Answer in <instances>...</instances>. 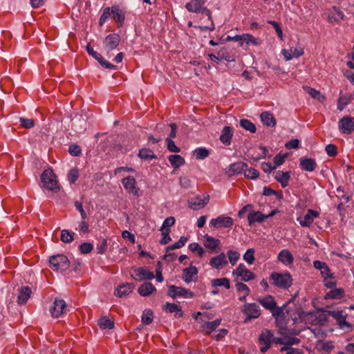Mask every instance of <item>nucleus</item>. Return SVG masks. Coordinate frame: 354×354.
<instances>
[{"instance_id":"nucleus-1","label":"nucleus","mask_w":354,"mask_h":354,"mask_svg":"<svg viewBox=\"0 0 354 354\" xmlns=\"http://www.w3.org/2000/svg\"><path fill=\"white\" fill-rule=\"evenodd\" d=\"M269 279L273 286L280 289H288L292 283V277L288 272L284 273L273 272L271 273Z\"/></svg>"},{"instance_id":"nucleus-2","label":"nucleus","mask_w":354,"mask_h":354,"mask_svg":"<svg viewBox=\"0 0 354 354\" xmlns=\"http://www.w3.org/2000/svg\"><path fill=\"white\" fill-rule=\"evenodd\" d=\"M41 180L43 186L52 192H57L59 190L56 176L52 169H46L41 175Z\"/></svg>"},{"instance_id":"nucleus-3","label":"nucleus","mask_w":354,"mask_h":354,"mask_svg":"<svg viewBox=\"0 0 354 354\" xmlns=\"http://www.w3.org/2000/svg\"><path fill=\"white\" fill-rule=\"evenodd\" d=\"M50 267L56 271L63 272L70 267V261L64 254H57L50 257Z\"/></svg>"},{"instance_id":"nucleus-4","label":"nucleus","mask_w":354,"mask_h":354,"mask_svg":"<svg viewBox=\"0 0 354 354\" xmlns=\"http://www.w3.org/2000/svg\"><path fill=\"white\" fill-rule=\"evenodd\" d=\"M242 312L247 315L244 322H248L252 319H257L261 315V309L255 303H248L243 306Z\"/></svg>"},{"instance_id":"nucleus-5","label":"nucleus","mask_w":354,"mask_h":354,"mask_svg":"<svg viewBox=\"0 0 354 354\" xmlns=\"http://www.w3.org/2000/svg\"><path fill=\"white\" fill-rule=\"evenodd\" d=\"M120 41L118 34L112 33L107 35L103 41V49L109 54L112 50L117 48Z\"/></svg>"},{"instance_id":"nucleus-6","label":"nucleus","mask_w":354,"mask_h":354,"mask_svg":"<svg viewBox=\"0 0 354 354\" xmlns=\"http://www.w3.org/2000/svg\"><path fill=\"white\" fill-rule=\"evenodd\" d=\"M232 274L236 277H241L242 281H248L255 278V274L246 268L244 264L240 263L238 267L233 270Z\"/></svg>"},{"instance_id":"nucleus-7","label":"nucleus","mask_w":354,"mask_h":354,"mask_svg":"<svg viewBox=\"0 0 354 354\" xmlns=\"http://www.w3.org/2000/svg\"><path fill=\"white\" fill-rule=\"evenodd\" d=\"M339 129L342 133L351 134L354 131V118L344 116L339 120Z\"/></svg>"},{"instance_id":"nucleus-8","label":"nucleus","mask_w":354,"mask_h":354,"mask_svg":"<svg viewBox=\"0 0 354 354\" xmlns=\"http://www.w3.org/2000/svg\"><path fill=\"white\" fill-rule=\"evenodd\" d=\"M66 310V304L64 300L55 298L53 305L50 308L51 316L54 318H58L64 314Z\"/></svg>"},{"instance_id":"nucleus-9","label":"nucleus","mask_w":354,"mask_h":354,"mask_svg":"<svg viewBox=\"0 0 354 354\" xmlns=\"http://www.w3.org/2000/svg\"><path fill=\"white\" fill-rule=\"evenodd\" d=\"M328 310H324L322 308L317 309L316 313H308L311 317L314 318L311 321L313 325H324L328 320V316L329 315L327 313Z\"/></svg>"},{"instance_id":"nucleus-10","label":"nucleus","mask_w":354,"mask_h":354,"mask_svg":"<svg viewBox=\"0 0 354 354\" xmlns=\"http://www.w3.org/2000/svg\"><path fill=\"white\" fill-rule=\"evenodd\" d=\"M210 224L216 228L231 227L234 224L233 219L230 216L221 215L210 221Z\"/></svg>"},{"instance_id":"nucleus-11","label":"nucleus","mask_w":354,"mask_h":354,"mask_svg":"<svg viewBox=\"0 0 354 354\" xmlns=\"http://www.w3.org/2000/svg\"><path fill=\"white\" fill-rule=\"evenodd\" d=\"M248 165L243 162H236L233 164H231L228 168L226 169L225 174L231 177L234 175L241 174L242 173H245V171L247 170Z\"/></svg>"},{"instance_id":"nucleus-12","label":"nucleus","mask_w":354,"mask_h":354,"mask_svg":"<svg viewBox=\"0 0 354 354\" xmlns=\"http://www.w3.org/2000/svg\"><path fill=\"white\" fill-rule=\"evenodd\" d=\"M228 264L226 255L224 252L220 253L218 255L211 258L209 265L215 269L221 270Z\"/></svg>"},{"instance_id":"nucleus-13","label":"nucleus","mask_w":354,"mask_h":354,"mask_svg":"<svg viewBox=\"0 0 354 354\" xmlns=\"http://www.w3.org/2000/svg\"><path fill=\"white\" fill-rule=\"evenodd\" d=\"M132 277L136 281H142L145 279L151 280L154 278V275L152 272H150L144 268H138L133 269Z\"/></svg>"},{"instance_id":"nucleus-14","label":"nucleus","mask_w":354,"mask_h":354,"mask_svg":"<svg viewBox=\"0 0 354 354\" xmlns=\"http://www.w3.org/2000/svg\"><path fill=\"white\" fill-rule=\"evenodd\" d=\"M122 185L125 189L134 196H138L139 188L136 186V179L133 176H127L122 179Z\"/></svg>"},{"instance_id":"nucleus-15","label":"nucleus","mask_w":354,"mask_h":354,"mask_svg":"<svg viewBox=\"0 0 354 354\" xmlns=\"http://www.w3.org/2000/svg\"><path fill=\"white\" fill-rule=\"evenodd\" d=\"M313 266L317 270H319L321 271V274L324 281H326L327 279L334 278V274L330 272L329 267L325 262L316 260L313 262Z\"/></svg>"},{"instance_id":"nucleus-16","label":"nucleus","mask_w":354,"mask_h":354,"mask_svg":"<svg viewBox=\"0 0 354 354\" xmlns=\"http://www.w3.org/2000/svg\"><path fill=\"white\" fill-rule=\"evenodd\" d=\"M328 314L335 318L339 326L343 328L344 327L351 328V325L346 321V315L344 314L343 310H328Z\"/></svg>"},{"instance_id":"nucleus-17","label":"nucleus","mask_w":354,"mask_h":354,"mask_svg":"<svg viewBox=\"0 0 354 354\" xmlns=\"http://www.w3.org/2000/svg\"><path fill=\"white\" fill-rule=\"evenodd\" d=\"M257 301L266 310L270 311L274 310L277 302L272 295H268L264 297L258 298Z\"/></svg>"},{"instance_id":"nucleus-18","label":"nucleus","mask_w":354,"mask_h":354,"mask_svg":"<svg viewBox=\"0 0 354 354\" xmlns=\"http://www.w3.org/2000/svg\"><path fill=\"white\" fill-rule=\"evenodd\" d=\"M198 270L195 266H190L183 270L182 279L186 283H189L197 278Z\"/></svg>"},{"instance_id":"nucleus-19","label":"nucleus","mask_w":354,"mask_h":354,"mask_svg":"<svg viewBox=\"0 0 354 354\" xmlns=\"http://www.w3.org/2000/svg\"><path fill=\"white\" fill-rule=\"evenodd\" d=\"M319 216L318 212L309 209L304 218H298L299 224L303 227H309L313 219Z\"/></svg>"},{"instance_id":"nucleus-20","label":"nucleus","mask_w":354,"mask_h":354,"mask_svg":"<svg viewBox=\"0 0 354 354\" xmlns=\"http://www.w3.org/2000/svg\"><path fill=\"white\" fill-rule=\"evenodd\" d=\"M299 166L304 171H313L317 167V162L313 158L303 157L299 159Z\"/></svg>"},{"instance_id":"nucleus-21","label":"nucleus","mask_w":354,"mask_h":354,"mask_svg":"<svg viewBox=\"0 0 354 354\" xmlns=\"http://www.w3.org/2000/svg\"><path fill=\"white\" fill-rule=\"evenodd\" d=\"M32 294V290L28 286H22L19 290L17 302L19 304H24L27 302Z\"/></svg>"},{"instance_id":"nucleus-22","label":"nucleus","mask_w":354,"mask_h":354,"mask_svg":"<svg viewBox=\"0 0 354 354\" xmlns=\"http://www.w3.org/2000/svg\"><path fill=\"white\" fill-rule=\"evenodd\" d=\"M232 136L233 131L232 127L229 126H225L221 131L220 140L223 144L225 145H230Z\"/></svg>"},{"instance_id":"nucleus-23","label":"nucleus","mask_w":354,"mask_h":354,"mask_svg":"<svg viewBox=\"0 0 354 354\" xmlns=\"http://www.w3.org/2000/svg\"><path fill=\"white\" fill-rule=\"evenodd\" d=\"M72 125L75 131L82 133L86 129V119L82 116H76L72 120Z\"/></svg>"},{"instance_id":"nucleus-24","label":"nucleus","mask_w":354,"mask_h":354,"mask_svg":"<svg viewBox=\"0 0 354 354\" xmlns=\"http://www.w3.org/2000/svg\"><path fill=\"white\" fill-rule=\"evenodd\" d=\"M277 322V325L279 326V333L282 335H297L300 333V330L296 328H288L286 324H284L280 319H278Z\"/></svg>"},{"instance_id":"nucleus-25","label":"nucleus","mask_w":354,"mask_h":354,"mask_svg":"<svg viewBox=\"0 0 354 354\" xmlns=\"http://www.w3.org/2000/svg\"><path fill=\"white\" fill-rule=\"evenodd\" d=\"M86 50H87L88 53L90 55H91L93 58H95L96 60H97L99 64L100 65H102V66H114L113 64L105 61L104 59L103 58V57L100 53L95 51L93 50V48L91 46L90 44L87 45Z\"/></svg>"},{"instance_id":"nucleus-26","label":"nucleus","mask_w":354,"mask_h":354,"mask_svg":"<svg viewBox=\"0 0 354 354\" xmlns=\"http://www.w3.org/2000/svg\"><path fill=\"white\" fill-rule=\"evenodd\" d=\"M134 288L135 285L133 283H127L119 286L116 289L115 294L119 297H123L131 292Z\"/></svg>"},{"instance_id":"nucleus-27","label":"nucleus","mask_w":354,"mask_h":354,"mask_svg":"<svg viewBox=\"0 0 354 354\" xmlns=\"http://www.w3.org/2000/svg\"><path fill=\"white\" fill-rule=\"evenodd\" d=\"M287 303L281 307H278L276 305L274 310L270 311L272 313V315L276 319V322H278L279 319L285 318L286 314L289 315V310L287 309Z\"/></svg>"},{"instance_id":"nucleus-28","label":"nucleus","mask_w":354,"mask_h":354,"mask_svg":"<svg viewBox=\"0 0 354 354\" xmlns=\"http://www.w3.org/2000/svg\"><path fill=\"white\" fill-rule=\"evenodd\" d=\"M290 178V171H278L276 173L275 180L279 182L282 187H286Z\"/></svg>"},{"instance_id":"nucleus-29","label":"nucleus","mask_w":354,"mask_h":354,"mask_svg":"<svg viewBox=\"0 0 354 354\" xmlns=\"http://www.w3.org/2000/svg\"><path fill=\"white\" fill-rule=\"evenodd\" d=\"M344 13L336 7H333L328 13V19L331 23L339 22L344 19Z\"/></svg>"},{"instance_id":"nucleus-30","label":"nucleus","mask_w":354,"mask_h":354,"mask_svg":"<svg viewBox=\"0 0 354 354\" xmlns=\"http://www.w3.org/2000/svg\"><path fill=\"white\" fill-rule=\"evenodd\" d=\"M156 291V288L151 282H145L138 288L139 294L143 297L149 296Z\"/></svg>"},{"instance_id":"nucleus-31","label":"nucleus","mask_w":354,"mask_h":354,"mask_svg":"<svg viewBox=\"0 0 354 354\" xmlns=\"http://www.w3.org/2000/svg\"><path fill=\"white\" fill-rule=\"evenodd\" d=\"M203 1L192 0V2L186 3L185 8L189 12L199 13L202 12V9L203 8Z\"/></svg>"},{"instance_id":"nucleus-32","label":"nucleus","mask_w":354,"mask_h":354,"mask_svg":"<svg viewBox=\"0 0 354 354\" xmlns=\"http://www.w3.org/2000/svg\"><path fill=\"white\" fill-rule=\"evenodd\" d=\"M266 218H268V216H266L265 214H263L259 211L252 212L248 215V220L250 225H252L255 222H263Z\"/></svg>"},{"instance_id":"nucleus-33","label":"nucleus","mask_w":354,"mask_h":354,"mask_svg":"<svg viewBox=\"0 0 354 354\" xmlns=\"http://www.w3.org/2000/svg\"><path fill=\"white\" fill-rule=\"evenodd\" d=\"M278 260L285 265H290L293 263L294 258L288 250H283L278 254Z\"/></svg>"},{"instance_id":"nucleus-34","label":"nucleus","mask_w":354,"mask_h":354,"mask_svg":"<svg viewBox=\"0 0 354 354\" xmlns=\"http://www.w3.org/2000/svg\"><path fill=\"white\" fill-rule=\"evenodd\" d=\"M163 309L171 313H175V317H180L183 315L181 307L174 303H166L163 306Z\"/></svg>"},{"instance_id":"nucleus-35","label":"nucleus","mask_w":354,"mask_h":354,"mask_svg":"<svg viewBox=\"0 0 354 354\" xmlns=\"http://www.w3.org/2000/svg\"><path fill=\"white\" fill-rule=\"evenodd\" d=\"M209 201V196H205L203 198L196 197L189 203V207L193 209H198L203 207Z\"/></svg>"},{"instance_id":"nucleus-36","label":"nucleus","mask_w":354,"mask_h":354,"mask_svg":"<svg viewBox=\"0 0 354 354\" xmlns=\"http://www.w3.org/2000/svg\"><path fill=\"white\" fill-rule=\"evenodd\" d=\"M344 296V290L342 288H334L327 292L324 296V299H339Z\"/></svg>"},{"instance_id":"nucleus-37","label":"nucleus","mask_w":354,"mask_h":354,"mask_svg":"<svg viewBox=\"0 0 354 354\" xmlns=\"http://www.w3.org/2000/svg\"><path fill=\"white\" fill-rule=\"evenodd\" d=\"M261 120L263 124L268 127H274L276 124V120L273 115L269 112L265 111L261 114Z\"/></svg>"},{"instance_id":"nucleus-38","label":"nucleus","mask_w":354,"mask_h":354,"mask_svg":"<svg viewBox=\"0 0 354 354\" xmlns=\"http://www.w3.org/2000/svg\"><path fill=\"white\" fill-rule=\"evenodd\" d=\"M272 337L273 333L271 330L263 329L259 337V344H267L271 345Z\"/></svg>"},{"instance_id":"nucleus-39","label":"nucleus","mask_w":354,"mask_h":354,"mask_svg":"<svg viewBox=\"0 0 354 354\" xmlns=\"http://www.w3.org/2000/svg\"><path fill=\"white\" fill-rule=\"evenodd\" d=\"M168 160L174 169L179 168L185 164V159L180 155H170Z\"/></svg>"},{"instance_id":"nucleus-40","label":"nucleus","mask_w":354,"mask_h":354,"mask_svg":"<svg viewBox=\"0 0 354 354\" xmlns=\"http://www.w3.org/2000/svg\"><path fill=\"white\" fill-rule=\"evenodd\" d=\"M205 241L204 245L212 250H215L220 244V240L214 238L208 234H205L204 236Z\"/></svg>"},{"instance_id":"nucleus-41","label":"nucleus","mask_w":354,"mask_h":354,"mask_svg":"<svg viewBox=\"0 0 354 354\" xmlns=\"http://www.w3.org/2000/svg\"><path fill=\"white\" fill-rule=\"evenodd\" d=\"M111 13L114 20L122 26L124 21V12L119 8L113 6L111 8Z\"/></svg>"},{"instance_id":"nucleus-42","label":"nucleus","mask_w":354,"mask_h":354,"mask_svg":"<svg viewBox=\"0 0 354 354\" xmlns=\"http://www.w3.org/2000/svg\"><path fill=\"white\" fill-rule=\"evenodd\" d=\"M342 91L339 93L340 97L337 101V109L339 111H342L346 105H348L352 100L353 97L351 95H342Z\"/></svg>"},{"instance_id":"nucleus-43","label":"nucleus","mask_w":354,"mask_h":354,"mask_svg":"<svg viewBox=\"0 0 354 354\" xmlns=\"http://www.w3.org/2000/svg\"><path fill=\"white\" fill-rule=\"evenodd\" d=\"M98 325L102 329H112L114 328V322L104 316L98 319Z\"/></svg>"},{"instance_id":"nucleus-44","label":"nucleus","mask_w":354,"mask_h":354,"mask_svg":"<svg viewBox=\"0 0 354 354\" xmlns=\"http://www.w3.org/2000/svg\"><path fill=\"white\" fill-rule=\"evenodd\" d=\"M211 284L214 288H217L218 286H223L226 289L230 288V280L225 277L214 279L211 281Z\"/></svg>"},{"instance_id":"nucleus-45","label":"nucleus","mask_w":354,"mask_h":354,"mask_svg":"<svg viewBox=\"0 0 354 354\" xmlns=\"http://www.w3.org/2000/svg\"><path fill=\"white\" fill-rule=\"evenodd\" d=\"M221 319H217L213 322H206L202 328L206 330V334H210L221 324Z\"/></svg>"},{"instance_id":"nucleus-46","label":"nucleus","mask_w":354,"mask_h":354,"mask_svg":"<svg viewBox=\"0 0 354 354\" xmlns=\"http://www.w3.org/2000/svg\"><path fill=\"white\" fill-rule=\"evenodd\" d=\"M138 156L143 160H151L156 158L153 151L149 149L143 148L139 151Z\"/></svg>"},{"instance_id":"nucleus-47","label":"nucleus","mask_w":354,"mask_h":354,"mask_svg":"<svg viewBox=\"0 0 354 354\" xmlns=\"http://www.w3.org/2000/svg\"><path fill=\"white\" fill-rule=\"evenodd\" d=\"M153 319V311L150 309H145L141 317L142 323L145 325L150 324Z\"/></svg>"},{"instance_id":"nucleus-48","label":"nucleus","mask_w":354,"mask_h":354,"mask_svg":"<svg viewBox=\"0 0 354 354\" xmlns=\"http://www.w3.org/2000/svg\"><path fill=\"white\" fill-rule=\"evenodd\" d=\"M240 126L244 129L249 131L252 133H255L257 131V128L254 124L247 119H241L240 120Z\"/></svg>"},{"instance_id":"nucleus-49","label":"nucleus","mask_w":354,"mask_h":354,"mask_svg":"<svg viewBox=\"0 0 354 354\" xmlns=\"http://www.w3.org/2000/svg\"><path fill=\"white\" fill-rule=\"evenodd\" d=\"M75 233L68 230H62L61 232L60 239L64 243H71L74 240Z\"/></svg>"},{"instance_id":"nucleus-50","label":"nucleus","mask_w":354,"mask_h":354,"mask_svg":"<svg viewBox=\"0 0 354 354\" xmlns=\"http://www.w3.org/2000/svg\"><path fill=\"white\" fill-rule=\"evenodd\" d=\"M243 42H245L247 44H252L254 45H258V40L257 38L254 37L252 35L250 34H243L241 35L240 39V46H243Z\"/></svg>"},{"instance_id":"nucleus-51","label":"nucleus","mask_w":354,"mask_h":354,"mask_svg":"<svg viewBox=\"0 0 354 354\" xmlns=\"http://www.w3.org/2000/svg\"><path fill=\"white\" fill-rule=\"evenodd\" d=\"M187 241V238L185 236H181L178 241L171 245H169L166 248V252H169L170 250H176L182 248L185 245Z\"/></svg>"},{"instance_id":"nucleus-52","label":"nucleus","mask_w":354,"mask_h":354,"mask_svg":"<svg viewBox=\"0 0 354 354\" xmlns=\"http://www.w3.org/2000/svg\"><path fill=\"white\" fill-rule=\"evenodd\" d=\"M194 153L196 159L203 160L209 156V151L205 148L199 147L194 150Z\"/></svg>"},{"instance_id":"nucleus-53","label":"nucleus","mask_w":354,"mask_h":354,"mask_svg":"<svg viewBox=\"0 0 354 354\" xmlns=\"http://www.w3.org/2000/svg\"><path fill=\"white\" fill-rule=\"evenodd\" d=\"M230 263L234 266L240 258V254L235 250H230L227 253Z\"/></svg>"},{"instance_id":"nucleus-54","label":"nucleus","mask_w":354,"mask_h":354,"mask_svg":"<svg viewBox=\"0 0 354 354\" xmlns=\"http://www.w3.org/2000/svg\"><path fill=\"white\" fill-rule=\"evenodd\" d=\"M304 89L313 98L317 99L319 101H322L323 100H324V97L321 95L320 92L315 90V88L306 86L304 87Z\"/></svg>"},{"instance_id":"nucleus-55","label":"nucleus","mask_w":354,"mask_h":354,"mask_svg":"<svg viewBox=\"0 0 354 354\" xmlns=\"http://www.w3.org/2000/svg\"><path fill=\"white\" fill-rule=\"evenodd\" d=\"M263 194L264 196H270V195L274 194V195H275L276 198L279 201H281L283 198L281 192H277V191H275L270 187H264Z\"/></svg>"},{"instance_id":"nucleus-56","label":"nucleus","mask_w":354,"mask_h":354,"mask_svg":"<svg viewBox=\"0 0 354 354\" xmlns=\"http://www.w3.org/2000/svg\"><path fill=\"white\" fill-rule=\"evenodd\" d=\"M254 249L250 248L247 250L245 253L243 255V259L248 263L252 264L254 261Z\"/></svg>"},{"instance_id":"nucleus-57","label":"nucleus","mask_w":354,"mask_h":354,"mask_svg":"<svg viewBox=\"0 0 354 354\" xmlns=\"http://www.w3.org/2000/svg\"><path fill=\"white\" fill-rule=\"evenodd\" d=\"M177 291L178 292L176 293V297L181 296L185 298H192L194 297V293L184 288L177 286Z\"/></svg>"},{"instance_id":"nucleus-58","label":"nucleus","mask_w":354,"mask_h":354,"mask_svg":"<svg viewBox=\"0 0 354 354\" xmlns=\"http://www.w3.org/2000/svg\"><path fill=\"white\" fill-rule=\"evenodd\" d=\"M189 249L193 252H197L199 257H202L204 254L203 248L198 243H192L189 245Z\"/></svg>"},{"instance_id":"nucleus-59","label":"nucleus","mask_w":354,"mask_h":354,"mask_svg":"<svg viewBox=\"0 0 354 354\" xmlns=\"http://www.w3.org/2000/svg\"><path fill=\"white\" fill-rule=\"evenodd\" d=\"M79 177V171L77 168L72 169L68 174V180L71 184H74Z\"/></svg>"},{"instance_id":"nucleus-60","label":"nucleus","mask_w":354,"mask_h":354,"mask_svg":"<svg viewBox=\"0 0 354 354\" xmlns=\"http://www.w3.org/2000/svg\"><path fill=\"white\" fill-rule=\"evenodd\" d=\"M93 245L88 242L83 243L79 246V250L81 254H84L91 252L93 250Z\"/></svg>"},{"instance_id":"nucleus-61","label":"nucleus","mask_w":354,"mask_h":354,"mask_svg":"<svg viewBox=\"0 0 354 354\" xmlns=\"http://www.w3.org/2000/svg\"><path fill=\"white\" fill-rule=\"evenodd\" d=\"M259 172L254 168H250V169L247 168V170H245V173H244V176L247 178H250V179H255L259 176Z\"/></svg>"},{"instance_id":"nucleus-62","label":"nucleus","mask_w":354,"mask_h":354,"mask_svg":"<svg viewBox=\"0 0 354 354\" xmlns=\"http://www.w3.org/2000/svg\"><path fill=\"white\" fill-rule=\"evenodd\" d=\"M69 153L73 156H80L82 154V149L77 145H71L68 149Z\"/></svg>"},{"instance_id":"nucleus-63","label":"nucleus","mask_w":354,"mask_h":354,"mask_svg":"<svg viewBox=\"0 0 354 354\" xmlns=\"http://www.w3.org/2000/svg\"><path fill=\"white\" fill-rule=\"evenodd\" d=\"M19 121L22 127L25 129H30L34 127L35 122L32 119L20 118Z\"/></svg>"},{"instance_id":"nucleus-64","label":"nucleus","mask_w":354,"mask_h":354,"mask_svg":"<svg viewBox=\"0 0 354 354\" xmlns=\"http://www.w3.org/2000/svg\"><path fill=\"white\" fill-rule=\"evenodd\" d=\"M287 351L286 354H304L303 351L299 348H294L292 347L283 346L281 351Z\"/></svg>"}]
</instances>
